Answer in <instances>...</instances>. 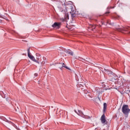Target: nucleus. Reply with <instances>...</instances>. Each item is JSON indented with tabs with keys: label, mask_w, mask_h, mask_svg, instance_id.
Listing matches in <instances>:
<instances>
[{
	"label": "nucleus",
	"mask_w": 130,
	"mask_h": 130,
	"mask_svg": "<svg viewBox=\"0 0 130 130\" xmlns=\"http://www.w3.org/2000/svg\"><path fill=\"white\" fill-rule=\"evenodd\" d=\"M91 28H92L93 30V29H95V28H96V26L91 25Z\"/></svg>",
	"instance_id": "obj_19"
},
{
	"label": "nucleus",
	"mask_w": 130,
	"mask_h": 130,
	"mask_svg": "<svg viewBox=\"0 0 130 130\" xmlns=\"http://www.w3.org/2000/svg\"><path fill=\"white\" fill-rule=\"evenodd\" d=\"M105 71L106 74H108V75H110V74H111V71H110L109 70L105 69Z\"/></svg>",
	"instance_id": "obj_17"
},
{
	"label": "nucleus",
	"mask_w": 130,
	"mask_h": 130,
	"mask_svg": "<svg viewBox=\"0 0 130 130\" xmlns=\"http://www.w3.org/2000/svg\"><path fill=\"white\" fill-rule=\"evenodd\" d=\"M107 108V104L106 103H104V108H103V111L105 112L106 111V109Z\"/></svg>",
	"instance_id": "obj_15"
},
{
	"label": "nucleus",
	"mask_w": 130,
	"mask_h": 130,
	"mask_svg": "<svg viewBox=\"0 0 130 130\" xmlns=\"http://www.w3.org/2000/svg\"><path fill=\"white\" fill-rule=\"evenodd\" d=\"M58 67L59 69H60V70H62V69L63 68H65L66 69H67V70H69V71H71V69H70V68L67 67L66 66V64L64 63H59L58 64Z\"/></svg>",
	"instance_id": "obj_6"
},
{
	"label": "nucleus",
	"mask_w": 130,
	"mask_h": 130,
	"mask_svg": "<svg viewBox=\"0 0 130 130\" xmlns=\"http://www.w3.org/2000/svg\"><path fill=\"white\" fill-rule=\"evenodd\" d=\"M84 92L85 94H88V91L87 90H84Z\"/></svg>",
	"instance_id": "obj_21"
},
{
	"label": "nucleus",
	"mask_w": 130,
	"mask_h": 130,
	"mask_svg": "<svg viewBox=\"0 0 130 130\" xmlns=\"http://www.w3.org/2000/svg\"><path fill=\"white\" fill-rule=\"evenodd\" d=\"M61 25V23L60 22H55L52 25V27H53V28H55L56 29H59V28H60Z\"/></svg>",
	"instance_id": "obj_7"
},
{
	"label": "nucleus",
	"mask_w": 130,
	"mask_h": 130,
	"mask_svg": "<svg viewBox=\"0 0 130 130\" xmlns=\"http://www.w3.org/2000/svg\"><path fill=\"white\" fill-rule=\"evenodd\" d=\"M101 120L102 123H105V122H106V119H105V114H103L101 118Z\"/></svg>",
	"instance_id": "obj_9"
},
{
	"label": "nucleus",
	"mask_w": 130,
	"mask_h": 130,
	"mask_svg": "<svg viewBox=\"0 0 130 130\" xmlns=\"http://www.w3.org/2000/svg\"><path fill=\"white\" fill-rule=\"evenodd\" d=\"M57 8L60 10H62L63 6L66 7V0H58L57 1Z\"/></svg>",
	"instance_id": "obj_3"
},
{
	"label": "nucleus",
	"mask_w": 130,
	"mask_h": 130,
	"mask_svg": "<svg viewBox=\"0 0 130 130\" xmlns=\"http://www.w3.org/2000/svg\"><path fill=\"white\" fill-rule=\"evenodd\" d=\"M110 9H114V7H108L107 9V11L105 13L106 15V14H110V12H109V10H110Z\"/></svg>",
	"instance_id": "obj_14"
},
{
	"label": "nucleus",
	"mask_w": 130,
	"mask_h": 130,
	"mask_svg": "<svg viewBox=\"0 0 130 130\" xmlns=\"http://www.w3.org/2000/svg\"><path fill=\"white\" fill-rule=\"evenodd\" d=\"M58 109H57V112L56 113V114L58 118L59 117H61V113H62V110H60V111H58Z\"/></svg>",
	"instance_id": "obj_10"
},
{
	"label": "nucleus",
	"mask_w": 130,
	"mask_h": 130,
	"mask_svg": "<svg viewBox=\"0 0 130 130\" xmlns=\"http://www.w3.org/2000/svg\"><path fill=\"white\" fill-rule=\"evenodd\" d=\"M75 112H76V113H77L80 116H81V117H83L84 118H90V117L84 115V114H83V112H82L81 110H78V112L75 110Z\"/></svg>",
	"instance_id": "obj_5"
},
{
	"label": "nucleus",
	"mask_w": 130,
	"mask_h": 130,
	"mask_svg": "<svg viewBox=\"0 0 130 130\" xmlns=\"http://www.w3.org/2000/svg\"><path fill=\"white\" fill-rule=\"evenodd\" d=\"M27 55L28 57L32 60V61H34L35 62H36L37 63H40L41 62V56L39 53H36V56H37V59H35V57L33 56V55H31L30 54V48L27 49Z\"/></svg>",
	"instance_id": "obj_1"
},
{
	"label": "nucleus",
	"mask_w": 130,
	"mask_h": 130,
	"mask_svg": "<svg viewBox=\"0 0 130 130\" xmlns=\"http://www.w3.org/2000/svg\"><path fill=\"white\" fill-rule=\"evenodd\" d=\"M73 9L74 8H71L72 11L70 12L72 19H74V18H76V17H77V15L75 14V11H73Z\"/></svg>",
	"instance_id": "obj_8"
},
{
	"label": "nucleus",
	"mask_w": 130,
	"mask_h": 130,
	"mask_svg": "<svg viewBox=\"0 0 130 130\" xmlns=\"http://www.w3.org/2000/svg\"><path fill=\"white\" fill-rule=\"evenodd\" d=\"M52 2H57L58 1V0H51ZM63 1H64V0H63Z\"/></svg>",
	"instance_id": "obj_22"
},
{
	"label": "nucleus",
	"mask_w": 130,
	"mask_h": 130,
	"mask_svg": "<svg viewBox=\"0 0 130 130\" xmlns=\"http://www.w3.org/2000/svg\"><path fill=\"white\" fill-rule=\"evenodd\" d=\"M130 109L128 108V106L123 105L122 108V112L124 114L125 117L128 116V113H129Z\"/></svg>",
	"instance_id": "obj_2"
},
{
	"label": "nucleus",
	"mask_w": 130,
	"mask_h": 130,
	"mask_svg": "<svg viewBox=\"0 0 130 130\" xmlns=\"http://www.w3.org/2000/svg\"><path fill=\"white\" fill-rule=\"evenodd\" d=\"M12 124H13V125H14V124H13V123H12Z\"/></svg>",
	"instance_id": "obj_26"
},
{
	"label": "nucleus",
	"mask_w": 130,
	"mask_h": 130,
	"mask_svg": "<svg viewBox=\"0 0 130 130\" xmlns=\"http://www.w3.org/2000/svg\"><path fill=\"white\" fill-rule=\"evenodd\" d=\"M114 18L115 19H119L120 18V16L119 15H116L114 16Z\"/></svg>",
	"instance_id": "obj_18"
},
{
	"label": "nucleus",
	"mask_w": 130,
	"mask_h": 130,
	"mask_svg": "<svg viewBox=\"0 0 130 130\" xmlns=\"http://www.w3.org/2000/svg\"><path fill=\"white\" fill-rule=\"evenodd\" d=\"M34 76H35V77H37V76H38V74L35 73V74H34Z\"/></svg>",
	"instance_id": "obj_20"
},
{
	"label": "nucleus",
	"mask_w": 130,
	"mask_h": 130,
	"mask_svg": "<svg viewBox=\"0 0 130 130\" xmlns=\"http://www.w3.org/2000/svg\"><path fill=\"white\" fill-rule=\"evenodd\" d=\"M68 20H69V14L67 13L65 14V17L63 21H64L65 22H68Z\"/></svg>",
	"instance_id": "obj_13"
},
{
	"label": "nucleus",
	"mask_w": 130,
	"mask_h": 130,
	"mask_svg": "<svg viewBox=\"0 0 130 130\" xmlns=\"http://www.w3.org/2000/svg\"><path fill=\"white\" fill-rule=\"evenodd\" d=\"M41 61L40 62H41L42 66H43V64L45 63V60H46V58L45 57H43V59H41Z\"/></svg>",
	"instance_id": "obj_12"
},
{
	"label": "nucleus",
	"mask_w": 130,
	"mask_h": 130,
	"mask_svg": "<svg viewBox=\"0 0 130 130\" xmlns=\"http://www.w3.org/2000/svg\"><path fill=\"white\" fill-rule=\"evenodd\" d=\"M67 119H68V118H69V117H68V116H67Z\"/></svg>",
	"instance_id": "obj_24"
},
{
	"label": "nucleus",
	"mask_w": 130,
	"mask_h": 130,
	"mask_svg": "<svg viewBox=\"0 0 130 130\" xmlns=\"http://www.w3.org/2000/svg\"><path fill=\"white\" fill-rule=\"evenodd\" d=\"M66 53H68V54H70V55H73V52L70 51V50H67L66 51Z\"/></svg>",
	"instance_id": "obj_16"
},
{
	"label": "nucleus",
	"mask_w": 130,
	"mask_h": 130,
	"mask_svg": "<svg viewBox=\"0 0 130 130\" xmlns=\"http://www.w3.org/2000/svg\"><path fill=\"white\" fill-rule=\"evenodd\" d=\"M0 119H2V120H4V121H6V122H9V123H12V122L9 121L7 118H6L5 117H0Z\"/></svg>",
	"instance_id": "obj_11"
},
{
	"label": "nucleus",
	"mask_w": 130,
	"mask_h": 130,
	"mask_svg": "<svg viewBox=\"0 0 130 130\" xmlns=\"http://www.w3.org/2000/svg\"><path fill=\"white\" fill-rule=\"evenodd\" d=\"M61 12H63V10H61Z\"/></svg>",
	"instance_id": "obj_25"
},
{
	"label": "nucleus",
	"mask_w": 130,
	"mask_h": 130,
	"mask_svg": "<svg viewBox=\"0 0 130 130\" xmlns=\"http://www.w3.org/2000/svg\"><path fill=\"white\" fill-rule=\"evenodd\" d=\"M107 24H110V23L109 22V21H108L107 22Z\"/></svg>",
	"instance_id": "obj_23"
},
{
	"label": "nucleus",
	"mask_w": 130,
	"mask_h": 130,
	"mask_svg": "<svg viewBox=\"0 0 130 130\" xmlns=\"http://www.w3.org/2000/svg\"><path fill=\"white\" fill-rule=\"evenodd\" d=\"M116 30L117 31H118L119 32H122V31H125L126 32H127V33H129L130 34V27L129 26H126V27H123L122 28H116Z\"/></svg>",
	"instance_id": "obj_4"
}]
</instances>
